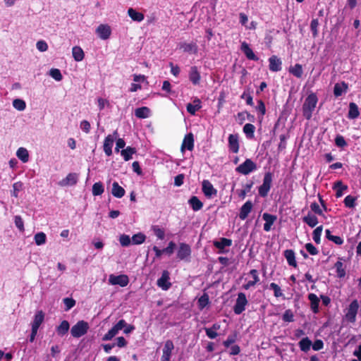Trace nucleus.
Returning a JSON list of instances; mask_svg holds the SVG:
<instances>
[{
	"label": "nucleus",
	"mask_w": 361,
	"mask_h": 361,
	"mask_svg": "<svg viewBox=\"0 0 361 361\" xmlns=\"http://www.w3.org/2000/svg\"><path fill=\"white\" fill-rule=\"evenodd\" d=\"M92 195L94 196L101 195L104 191V185H103L102 183L97 182V183H94L92 185Z\"/></svg>",
	"instance_id": "nucleus-48"
},
{
	"label": "nucleus",
	"mask_w": 361,
	"mask_h": 361,
	"mask_svg": "<svg viewBox=\"0 0 361 361\" xmlns=\"http://www.w3.org/2000/svg\"><path fill=\"white\" fill-rule=\"evenodd\" d=\"M14 223H15L16 226L18 228V230L20 231H21V232L24 231V230H25L24 222L20 216H18V215L15 216Z\"/></svg>",
	"instance_id": "nucleus-62"
},
{
	"label": "nucleus",
	"mask_w": 361,
	"mask_h": 361,
	"mask_svg": "<svg viewBox=\"0 0 361 361\" xmlns=\"http://www.w3.org/2000/svg\"><path fill=\"white\" fill-rule=\"evenodd\" d=\"M209 303V295L207 293H204L201 295L197 301V305L200 310H203L206 306H207Z\"/></svg>",
	"instance_id": "nucleus-47"
},
{
	"label": "nucleus",
	"mask_w": 361,
	"mask_h": 361,
	"mask_svg": "<svg viewBox=\"0 0 361 361\" xmlns=\"http://www.w3.org/2000/svg\"><path fill=\"white\" fill-rule=\"evenodd\" d=\"M201 103H202L201 100L199 98L195 97L193 100V104H192V103L187 104V105H186L187 111L190 115H192V116L195 115L196 112L202 108Z\"/></svg>",
	"instance_id": "nucleus-24"
},
{
	"label": "nucleus",
	"mask_w": 361,
	"mask_h": 361,
	"mask_svg": "<svg viewBox=\"0 0 361 361\" xmlns=\"http://www.w3.org/2000/svg\"><path fill=\"white\" fill-rule=\"evenodd\" d=\"M109 282L111 285H118L121 287H125L129 283V278L126 274H121L118 276L111 274L109 278Z\"/></svg>",
	"instance_id": "nucleus-9"
},
{
	"label": "nucleus",
	"mask_w": 361,
	"mask_h": 361,
	"mask_svg": "<svg viewBox=\"0 0 361 361\" xmlns=\"http://www.w3.org/2000/svg\"><path fill=\"white\" fill-rule=\"evenodd\" d=\"M16 156L23 163H26L29 160L28 151L24 147H20L16 152Z\"/></svg>",
	"instance_id": "nucleus-43"
},
{
	"label": "nucleus",
	"mask_w": 361,
	"mask_h": 361,
	"mask_svg": "<svg viewBox=\"0 0 361 361\" xmlns=\"http://www.w3.org/2000/svg\"><path fill=\"white\" fill-rule=\"evenodd\" d=\"M356 198L352 195H348L344 199V204L346 207L353 208L355 206Z\"/></svg>",
	"instance_id": "nucleus-60"
},
{
	"label": "nucleus",
	"mask_w": 361,
	"mask_h": 361,
	"mask_svg": "<svg viewBox=\"0 0 361 361\" xmlns=\"http://www.w3.org/2000/svg\"><path fill=\"white\" fill-rule=\"evenodd\" d=\"M89 324L83 320L78 322L71 329V336L74 338H80L87 334Z\"/></svg>",
	"instance_id": "nucleus-3"
},
{
	"label": "nucleus",
	"mask_w": 361,
	"mask_h": 361,
	"mask_svg": "<svg viewBox=\"0 0 361 361\" xmlns=\"http://www.w3.org/2000/svg\"><path fill=\"white\" fill-rule=\"evenodd\" d=\"M298 346L301 351L304 353H307L310 351V348L312 345V341L309 338V337H303L299 342Z\"/></svg>",
	"instance_id": "nucleus-29"
},
{
	"label": "nucleus",
	"mask_w": 361,
	"mask_h": 361,
	"mask_svg": "<svg viewBox=\"0 0 361 361\" xmlns=\"http://www.w3.org/2000/svg\"><path fill=\"white\" fill-rule=\"evenodd\" d=\"M334 267L336 269L337 276L340 279L343 278L345 276V270L343 262L338 261L336 262Z\"/></svg>",
	"instance_id": "nucleus-49"
},
{
	"label": "nucleus",
	"mask_w": 361,
	"mask_h": 361,
	"mask_svg": "<svg viewBox=\"0 0 361 361\" xmlns=\"http://www.w3.org/2000/svg\"><path fill=\"white\" fill-rule=\"evenodd\" d=\"M269 68L271 72H279L282 69V61L280 58L276 55H272L269 58Z\"/></svg>",
	"instance_id": "nucleus-15"
},
{
	"label": "nucleus",
	"mask_w": 361,
	"mask_h": 361,
	"mask_svg": "<svg viewBox=\"0 0 361 361\" xmlns=\"http://www.w3.org/2000/svg\"><path fill=\"white\" fill-rule=\"evenodd\" d=\"M152 229L158 239L164 240L165 238V232L163 228H159L158 226H153Z\"/></svg>",
	"instance_id": "nucleus-53"
},
{
	"label": "nucleus",
	"mask_w": 361,
	"mask_h": 361,
	"mask_svg": "<svg viewBox=\"0 0 361 361\" xmlns=\"http://www.w3.org/2000/svg\"><path fill=\"white\" fill-rule=\"evenodd\" d=\"M13 106L18 111H23L26 108V103L21 99H15L13 101Z\"/></svg>",
	"instance_id": "nucleus-52"
},
{
	"label": "nucleus",
	"mask_w": 361,
	"mask_h": 361,
	"mask_svg": "<svg viewBox=\"0 0 361 361\" xmlns=\"http://www.w3.org/2000/svg\"><path fill=\"white\" fill-rule=\"evenodd\" d=\"M273 173L267 171L264 173L262 184L258 188V193L261 197H267L271 188Z\"/></svg>",
	"instance_id": "nucleus-2"
},
{
	"label": "nucleus",
	"mask_w": 361,
	"mask_h": 361,
	"mask_svg": "<svg viewBox=\"0 0 361 361\" xmlns=\"http://www.w3.org/2000/svg\"><path fill=\"white\" fill-rule=\"evenodd\" d=\"M325 234H326V238L329 240L334 243L336 245H341L343 243V240L342 238H341L340 236L334 235L331 234V232L329 229H326L325 231Z\"/></svg>",
	"instance_id": "nucleus-40"
},
{
	"label": "nucleus",
	"mask_w": 361,
	"mask_h": 361,
	"mask_svg": "<svg viewBox=\"0 0 361 361\" xmlns=\"http://www.w3.org/2000/svg\"><path fill=\"white\" fill-rule=\"evenodd\" d=\"M360 114L357 104L353 102L350 103L348 117L350 119L357 118Z\"/></svg>",
	"instance_id": "nucleus-42"
},
{
	"label": "nucleus",
	"mask_w": 361,
	"mask_h": 361,
	"mask_svg": "<svg viewBox=\"0 0 361 361\" xmlns=\"http://www.w3.org/2000/svg\"><path fill=\"white\" fill-rule=\"evenodd\" d=\"M128 16L131 18V19L134 21L141 22L145 18L144 15L142 13L137 11L133 8H130L128 10Z\"/></svg>",
	"instance_id": "nucleus-37"
},
{
	"label": "nucleus",
	"mask_w": 361,
	"mask_h": 361,
	"mask_svg": "<svg viewBox=\"0 0 361 361\" xmlns=\"http://www.w3.org/2000/svg\"><path fill=\"white\" fill-rule=\"evenodd\" d=\"M308 300L310 302V308L313 313L317 314L319 312L320 300L314 293L308 294Z\"/></svg>",
	"instance_id": "nucleus-21"
},
{
	"label": "nucleus",
	"mask_w": 361,
	"mask_h": 361,
	"mask_svg": "<svg viewBox=\"0 0 361 361\" xmlns=\"http://www.w3.org/2000/svg\"><path fill=\"white\" fill-rule=\"evenodd\" d=\"M358 308L359 304L357 300H353L347 308V311L345 315V318L348 322L353 323L355 321Z\"/></svg>",
	"instance_id": "nucleus-7"
},
{
	"label": "nucleus",
	"mask_w": 361,
	"mask_h": 361,
	"mask_svg": "<svg viewBox=\"0 0 361 361\" xmlns=\"http://www.w3.org/2000/svg\"><path fill=\"white\" fill-rule=\"evenodd\" d=\"M126 325L124 319L119 320L108 332L103 336V341H111L119 331L122 330Z\"/></svg>",
	"instance_id": "nucleus-8"
},
{
	"label": "nucleus",
	"mask_w": 361,
	"mask_h": 361,
	"mask_svg": "<svg viewBox=\"0 0 361 361\" xmlns=\"http://www.w3.org/2000/svg\"><path fill=\"white\" fill-rule=\"evenodd\" d=\"M119 242L121 246L128 247L132 244V240L128 235L122 234L119 238Z\"/></svg>",
	"instance_id": "nucleus-54"
},
{
	"label": "nucleus",
	"mask_w": 361,
	"mask_h": 361,
	"mask_svg": "<svg viewBox=\"0 0 361 361\" xmlns=\"http://www.w3.org/2000/svg\"><path fill=\"white\" fill-rule=\"evenodd\" d=\"M188 78L192 85H197L200 84L201 75L198 68L196 66H192L190 68L188 72Z\"/></svg>",
	"instance_id": "nucleus-14"
},
{
	"label": "nucleus",
	"mask_w": 361,
	"mask_h": 361,
	"mask_svg": "<svg viewBox=\"0 0 361 361\" xmlns=\"http://www.w3.org/2000/svg\"><path fill=\"white\" fill-rule=\"evenodd\" d=\"M131 240L133 245H141L145 241L146 235L144 233L140 232L134 234L132 236Z\"/></svg>",
	"instance_id": "nucleus-45"
},
{
	"label": "nucleus",
	"mask_w": 361,
	"mask_h": 361,
	"mask_svg": "<svg viewBox=\"0 0 361 361\" xmlns=\"http://www.w3.org/2000/svg\"><path fill=\"white\" fill-rule=\"evenodd\" d=\"M347 188L348 187L340 180L334 183V189L336 190L337 197H341L343 195L344 190H347Z\"/></svg>",
	"instance_id": "nucleus-44"
},
{
	"label": "nucleus",
	"mask_w": 361,
	"mask_h": 361,
	"mask_svg": "<svg viewBox=\"0 0 361 361\" xmlns=\"http://www.w3.org/2000/svg\"><path fill=\"white\" fill-rule=\"evenodd\" d=\"M49 75L56 81H61L63 78L62 74L58 68H51L49 71Z\"/></svg>",
	"instance_id": "nucleus-57"
},
{
	"label": "nucleus",
	"mask_w": 361,
	"mask_h": 361,
	"mask_svg": "<svg viewBox=\"0 0 361 361\" xmlns=\"http://www.w3.org/2000/svg\"><path fill=\"white\" fill-rule=\"evenodd\" d=\"M188 204L195 212L200 210L203 207L202 202L197 196H192L188 200Z\"/></svg>",
	"instance_id": "nucleus-32"
},
{
	"label": "nucleus",
	"mask_w": 361,
	"mask_h": 361,
	"mask_svg": "<svg viewBox=\"0 0 361 361\" xmlns=\"http://www.w3.org/2000/svg\"><path fill=\"white\" fill-rule=\"evenodd\" d=\"M248 301L244 293L240 292L238 294L235 303L233 306V312L235 314H240L245 310V307Z\"/></svg>",
	"instance_id": "nucleus-6"
},
{
	"label": "nucleus",
	"mask_w": 361,
	"mask_h": 361,
	"mask_svg": "<svg viewBox=\"0 0 361 361\" xmlns=\"http://www.w3.org/2000/svg\"><path fill=\"white\" fill-rule=\"evenodd\" d=\"M241 99H245L246 101V104L247 105H250V106H253L254 105V102H253V99H252V97L251 96L249 90H245L243 92V93L242 94V95L240 96Z\"/></svg>",
	"instance_id": "nucleus-61"
},
{
	"label": "nucleus",
	"mask_w": 361,
	"mask_h": 361,
	"mask_svg": "<svg viewBox=\"0 0 361 361\" xmlns=\"http://www.w3.org/2000/svg\"><path fill=\"white\" fill-rule=\"evenodd\" d=\"M322 230H323V226H319L317 227L312 232V238L317 244L320 243L321 235L322 233Z\"/></svg>",
	"instance_id": "nucleus-51"
},
{
	"label": "nucleus",
	"mask_w": 361,
	"mask_h": 361,
	"mask_svg": "<svg viewBox=\"0 0 361 361\" xmlns=\"http://www.w3.org/2000/svg\"><path fill=\"white\" fill-rule=\"evenodd\" d=\"M289 73L297 78H301L303 74L302 65L296 63L294 66H290L289 68Z\"/></svg>",
	"instance_id": "nucleus-38"
},
{
	"label": "nucleus",
	"mask_w": 361,
	"mask_h": 361,
	"mask_svg": "<svg viewBox=\"0 0 361 361\" xmlns=\"http://www.w3.org/2000/svg\"><path fill=\"white\" fill-rule=\"evenodd\" d=\"M135 116L138 118H147L150 116V109L147 106L137 108L135 110Z\"/></svg>",
	"instance_id": "nucleus-33"
},
{
	"label": "nucleus",
	"mask_w": 361,
	"mask_h": 361,
	"mask_svg": "<svg viewBox=\"0 0 361 361\" xmlns=\"http://www.w3.org/2000/svg\"><path fill=\"white\" fill-rule=\"evenodd\" d=\"M136 153V149L132 147H127L121 151V154L125 161H129L132 159L133 154Z\"/></svg>",
	"instance_id": "nucleus-39"
},
{
	"label": "nucleus",
	"mask_w": 361,
	"mask_h": 361,
	"mask_svg": "<svg viewBox=\"0 0 361 361\" xmlns=\"http://www.w3.org/2000/svg\"><path fill=\"white\" fill-rule=\"evenodd\" d=\"M262 219L265 221V223L264 224V230L268 232L271 230V226L274 224L277 217L276 216L269 213H264Z\"/></svg>",
	"instance_id": "nucleus-23"
},
{
	"label": "nucleus",
	"mask_w": 361,
	"mask_h": 361,
	"mask_svg": "<svg viewBox=\"0 0 361 361\" xmlns=\"http://www.w3.org/2000/svg\"><path fill=\"white\" fill-rule=\"evenodd\" d=\"M202 190L204 196L207 198H212L216 196L217 190L208 180H204L202 183Z\"/></svg>",
	"instance_id": "nucleus-12"
},
{
	"label": "nucleus",
	"mask_w": 361,
	"mask_h": 361,
	"mask_svg": "<svg viewBox=\"0 0 361 361\" xmlns=\"http://www.w3.org/2000/svg\"><path fill=\"white\" fill-rule=\"evenodd\" d=\"M114 142V138L113 135H107L104 141V151L106 156L109 157L112 154V147Z\"/></svg>",
	"instance_id": "nucleus-26"
},
{
	"label": "nucleus",
	"mask_w": 361,
	"mask_h": 361,
	"mask_svg": "<svg viewBox=\"0 0 361 361\" xmlns=\"http://www.w3.org/2000/svg\"><path fill=\"white\" fill-rule=\"evenodd\" d=\"M302 221L307 224L310 227L314 228L318 224V219L316 216L309 212L307 216L302 218Z\"/></svg>",
	"instance_id": "nucleus-35"
},
{
	"label": "nucleus",
	"mask_w": 361,
	"mask_h": 361,
	"mask_svg": "<svg viewBox=\"0 0 361 361\" xmlns=\"http://www.w3.org/2000/svg\"><path fill=\"white\" fill-rule=\"evenodd\" d=\"M157 284L163 290H168L171 288L170 274L167 270L162 271L161 277L157 281Z\"/></svg>",
	"instance_id": "nucleus-10"
},
{
	"label": "nucleus",
	"mask_w": 361,
	"mask_h": 361,
	"mask_svg": "<svg viewBox=\"0 0 361 361\" xmlns=\"http://www.w3.org/2000/svg\"><path fill=\"white\" fill-rule=\"evenodd\" d=\"M240 50L245 54L247 59L254 61H259V57L255 54L253 50L250 48V45L247 42H243L241 43Z\"/></svg>",
	"instance_id": "nucleus-17"
},
{
	"label": "nucleus",
	"mask_w": 361,
	"mask_h": 361,
	"mask_svg": "<svg viewBox=\"0 0 361 361\" xmlns=\"http://www.w3.org/2000/svg\"><path fill=\"white\" fill-rule=\"evenodd\" d=\"M243 133L245 134L247 139H252L254 137V133L255 127L251 123H246L243 128Z\"/></svg>",
	"instance_id": "nucleus-41"
},
{
	"label": "nucleus",
	"mask_w": 361,
	"mask_h": 361,
	"mask_svg": "<svg viewBox=\"0 0 361 361\" xmlns=\"http://www.w3.org/2000/svg\"><path fill=\"white\" fill-rule=\"evenodd\" d=\"M348 85L345 82H337L334 87V95L336 97L342 96L347 92Z\"/></svg>",
	"instance_id": "nucleus-27"
},
{
	"label": "nucleus",
	"mask_w": 361,
	"mask_h": 361,
	"mask_svg": "<svg viewBox=\"0 0 361 361\" xmlns=\"http://www.w3.org/2000/svg\"><path fill=\"white\" fill-rule=\"evenodd\" d=\"M180 49H183V52L190 54H196L198 51V46L196 42H192L187 43L185 42H180L178 44Z\"/></svg>",
	"instance_id": "nucleus-16"
},
{
	"label": "nucleus",
	"mask_w": 361,
	"mask_h": 361,
	"mask_svg": "<svg viewBox=\"0 0 361 361\" xmlns=\"http://www.w3.org/2000/svg\"><path fill=\"white\" fill-rule=\"evenodd\" d=\"M125 190L119 185V184L114 181L112 184L111 194L117 198H121L125 195Z\"/></svg>",
	"instance_id": "nucleus-31"
},
{
	"label": "nucleus",
	"mask_w": 361,
	"mask_h": 361,
	"mask_svg": "<svg viewBox=\"0 0 361 361\" xmlns=\"http://www.w3.org/2000/svg\"><path fill=\"white\" fill-rule=\"evenodd\" d=\"M237 340V334L235 332L232 334L228 335L226 340L223 341V345L225 348H228L233 345Z\"/></svg>",
	"instance_id": "nucleus-50"
},
{
	"label": "nucleus",
	"mask_w": 361,
	"mask_h": 361,
	"mask_svg": "<svg viewBox=\"0 0 361 361\" xmlns=\"http://www.w3.org/2000/svg\"><path fill=\"white\" fill-rule=\"evenodd\" d=\"M282 319L285 322H292L294 321V314L291 310H286L282 315Z\"/></svg>",
	"instance_id": "nucleus-55"
},
{
	"label": "nucleus",
	"mask_w": 361,
	"mask_h": 361,
	"mask_svg": "<svg viewBox=\"0 0 361 361\" xmlns=\"http://www.w3.org/2000/svg\"><path fill=\"white\" fill-rule=\"evenodd\" d=\"M229 150L233 153L239 151V136L238 134H230L228 138Z\"/></svg>",
	"instance_id": "nucleus-18"
},
{
	"label": "nucleus",
	"mask_w": 361,
	"mask_h": 361,
	"mask_svg": "<svg viewBox=\"0 0 361 361\" xmlns=\"http://www.w3.org/2000/svg\"><path fill=\"white\" fill-rule=\"evenodd\" d=\"M335 145L340 148H343L347 146V142L344 137L341 135H337L335 137Z\"/></svg>",
	"instance_id": "nucleus-63"
},
{
	"label": "nucleus",
	"mask_w": 361,
	"mask_h": 361,
	"mask_svg": "<svg viewBox=\"0 0 361 361\" xmlns=\"http://www.w3.org/2000/svg\"><path fill=\"white\" fill-rule=\"evenodd\" d=\"M213 245L217 249H223L230 247L232 245V240L228 238H221L219 240H214Z\"/></svg>",
	"instance_id": "nucleus-34"
},
{
	"label": "nucleus",
	"mask_w": 361,
	"mask_h": 361,
	"mask_svg": "<svg viewBox=\"0 0 361 361\" xmlns=\"http://www.w3.org/2000/svg\"><path fill=\"white\" fill-rule=\"evenodd\" d=\"M174 349V345L171 340H167L164 345L162 349V356L160 361H170L172 355V352Z\"/></svg>",
	"instance_id": "nucleus-11"
},
{
	"label": "nucleus",
	"mask_w": 361,
	"mask_h": 361,
	"mask_svg": "<svg viewBox=\"0 0 361 361\" xmlns=\"http://www.w3.org/2000/svg\"><path fill=\"white\" fill-rule=\"evenodd\" d=\"M176 247V244L173 241H171L169 243L167 247L163 249L164 253L168 255H171L173 253Z\"/></svg>",
	"instance_id": "nucleus-64"
},
{
	"label": "nucleus",
	"mask_w": 361,
	"mask_h": 361,
	"mask_svg": "<svg viewBox=\"0 0 361 361\" xmlns=\"http://www.w3.org/2000/svg\"><path fill=\"white\" fill-rule=\"evenodd\" d=\"M34 239L37 245H42L46 243L47 235L44 232H38L35 235Z\"/></svg>",
	"instance_id": "nucleus-46"
},
{
	"label": "nucleus",
	"mask_w": 361,
	"mask_h": 361,
	"mask_svg": "<svg viewBox=\"0 0 361 361\" xmlns=\"http://www.w3.org/2000/svg\"><path fill=\"white\" fill-rule=\"evenodd\" d=\"M190 246L185 243H180L177 251V258L186 262H190L191 257Z\"/></svg>",
	"instance_id": "nucleus-5"
},
{
	"label": "nucleus",
	"mask_w": 361,
	"mask_h": 361,
	"mask_svg": "<svg viewBox=\"0 0 361 361\" xmlns=\"http://www.w3.org/2000/svg\"><path fill=\"white\" fill-rule=\"evenodd\" d=\"M78 181V175L76 173H70L59 182V185L61 187L73 186L76 185Z\"/></svg>",
	"instance_id": "nucleus-13"
},
{
	"label": "nucleus",
	"mask_w": 361,
	"mask_h": 361,
	"mask_svg": "<svg viewBox=\"0 0 361 361\" xmlns=\"http://www.w3.org/2000/svg\"><path fill=\"white\" fill-rule=\"evenodd\" d=\"M194 148V136L192 133L186 134L183 140L181 145V152H183L185 149L192 151Z\"/></svg>",
	"instance_id": "nucleus-20"
},
{
	"label": "nucleus",
	"mask_w": 361,
	"mask_h": 361,
	"mask_svg": "<svg viewBox=\"0 0 361 361\" xmlns=\"http://www.w3.org/2000/svg\"><path fill=\"white\" fill-rule=\"evenodd\" d=\"M257 169V164L252 159H246L243 163L235 168V171L243 175H248Z\"/></svg>",
	"instance_id": "nucleus-4"
},
{
	"label": "nucleus",
	"mask_w": 361,
	"mask_h": 361,
	"mask_svg": "<svg viewBox=\"0 0 361 361\" xmlns=\"http://www.w3.org/2000/svg\"><path fill=\"white\" fill-rule=\"evenodd\" d=\"M44 319V314L42 310L37 311L35 316L32 323V327L39 329L40 325L42 324Z\"/></svg>",
	"instance_id": "nucleus-30"
},
{
	"label": "nucleus",
	"mask_w": 361,
	"mask_h": 361,
	"mask_svg": "<svg viewBox=\"0 0 361 361\" xmlns=\"http://www.w3.org/2000/svg\"><path fill=\"white\" fill-rule=\"evenodd\" d=\"M317 102L318 99L314 93H311L306 97L302 105V114L307 120L311 119Z\"/></svg>",
	"instance_id": "nucleus-1"
},
{
	"label": "nucleus",
	"mask_w": 361,
	"mask_h": 361,
	"mask_svg": "<svg viewBox=\"0 0 361 361\" xmlns=\"http://www.w3.org/2000/svg\"><path fill=\"white\" fill-rule=\"evenodd\" d=\"M63 302L65 305V310L68 311L75 305V300L72 298H65L63 299Z\"/></svg>",
	"instance_id": "nucleus-59"
},
{
	"label": "nucleus",
	"mask_w": 361,
	"mask_h": 361,
	"mask_svg": "<svg viewBox=\"0 0 361 361\" xmlns=\"http://www.w3.org/2000/svg\"><path fill=\"white\" fill-rule=\"evenodd\" d=\"M318 26H319V20L318 19H312L310 23V30L312 34V37L315 38L318 35Z\"/></svg>",
	"instance_id": "nucleus-56"
},
{
	"label": "nucleus",
	"mask_w": 361,
	"mask_h": 361,
	"mask_svg": "<svg viewBox=\"0 0 361 361\" xmlns=\"http://www.w3.org/2000/svg\"><path fill=\"white\" fill-rule=\"evenodd\" d=\"M269 288L274 290V295L276 298L283 297V294L281 290V288L275 283H271Z\"/></svg>",
	"instance_id": "nucleus-58"
},
{
	"label": "nucleus",
	"mask_w": 361,
	"mask_h": 361,
	"mask_svg": "<svg viewBox=\"0 0 361 361\" xmlns=\"http://www.w3.org/2000/svg\"><path fill=\"white\" fill-rule=\"evenodd\" d=\"M252 207L253 204L250 200H248L244 203L240 209L239 218L241 220H245L248 216V214L251 212Z\"/></svg>",
	"instance_id": "nucleus-22"
},
{
	"label": "nucleus",
	"mask_w": 361,
	"mask_h": 361,
	"mask_svg": "<svg viewBox=\"0 0 361 361\" xmlns=\"http://www.w3.org/2000/svg\"><path fill=\"white\" fill-rule=\"evenodd\" d=\"M283 256L286 258L289 266L296 268L298 264L295 259V253L293 250L288 249L283 252Z\"/></svg>",
	"instance_id": "nucleus-25"
},
{
	"label": "nucleus",
	"mask_w": 361,
	"mask_h": 361,
	"mask_svg": "<svg viewBox=\"0 0 361 361\" xmlns=\"http://www.w3.org/2000/svg\"><path fill=\"white\" fill-rule=\"evenodd\" d=\"M73 57L76 61H81L83 60L85 54L81 47L75 46L72 49Z\"/></svg>",
	"instance_id": "nucleus-36"
},
{
	"label": "nucleus",
	"mask_w": 361,
	"mask_h": 361,
	"mask_svg": "<svg viewBox=\"0 0 361 361\" xmlns=\"http://www.w3.org/2000/svg\"><path fill=\"white\" fill-rule=\"evenodd\" d=\"M70 329V324L67 320H63L61 324L56 326V331L58 336L63 337L67 334Z\"/></svg>",
	"instance_id": "nucleus-28"
},
{
	"label": "nucleus",
	"mask_w": 361,
	"mask_h": 361,
	"mask_svg": "<svg viewBox=\"0 0 361 361\" xmlns=\"http://www.w3.org/2000/svg\"><path fill=\"white\" fill-rule=\"evenodd\" d=\"M96 33L102 39H107L110 37L111 30L109 25L101 24L96 29Z\"/></svg>",
	"instance_id": "nucleus-19"
}]
</instances>
